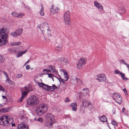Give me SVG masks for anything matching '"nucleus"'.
<instances>
[{
    "instance_id": "obj_1",
    "label": "nucleus",
    "mask_w": 129,
    "mask_h": 129,
    "mask_svg": "<svg viewBox=\"0 0 129 129\" xmlns=\"http://www.w3.org/2000/svg\"><path fill=\"white\" fill-rule=\"evenodd\" d=\"M13 120L10 116L4 115L0 118V124L4 126H7L11 124Z\"/></svg>"
},
{
    "instance_id": "obj_60",
    "label": "nucleus",
    "mask_w": 129,
    "mask_h": 129,
    "mask_svg": "<svg viewBox=\"0 0 129 129\" xmlns=\"http://www.w3.org/2000/svg\"><path fill=\"white\" fill-rule=\"evenodd\" d=\"M10 50H10H11V49H9Z\"/></svg>"
},
{
    "instance_id": "obj_40",
    "label": "nucleus",
    "mask_w": 129,
    "mask_h": 129,
    "mask_svg": "<svg viewBox=\"0 0 129 129\" xmlns=\"http://www.w3.org/2000/svg\"><path fill=\"white\" fill-rule=\"evenodd\" d=\"M76 81L77 82L80 83H81V81L79 79L77 78L76 77Z\"/></svg>"
},
{
    "instance_id": "obj_51",
    "label": "nucleus",
    "mask_w": 129,
    "mask_h": 129,
    "mask_svg": "<svg viewBox=\"0 0 129 129\" xmlns=\"http://www.w3.org/2000/svg\"><path fill=\"white\" fill-rule=\"evenodd\" d=\"M3 111L4 112H6L8 111L6 110L5 109H3Z\"/></svg>"
},
{
    "instance_id": "obj_52",
    "label": "nucleus",
    "mask_w": 129,
    "mask_h": 129,
    "mask_svg": "<svg viewBox=\"0 0 129 129\" xmlns=\"http://www.w3.org/2000/svg\"><path fill=\"white\" fill-rule=\"evenodd\" d=\"M64 76H67L68 75L67 73L66 72H64Z\"/></svg>"
},
{
    "instance_id": "obj_48",
    "label": "nucleus",
    "mask_w": 129,
    "mask_h": 129,
    "mask_svg": "<svg viewBox=\"0 0 129 129\" xmlns=\"http://www.w3.org/2000/svg\"><path fill=\"white\" fill-rule=\"evenodd\" d=\"M125 109L124 108H123L122 109V111L123 113H125Z\"/></svg>"
},
{
    "instance_id": "obj_21",
    "label": "nucleus",
    "mask_w": 129,
    "mask_h": 129,
    "mask_svg": "<svg viewBox=\"0 0 129 129\" xmlns=\"http://www.w3.org/2000/svg\"><path fill=\"white\" fill-rule=\"evenodd\" d=\"M64 22L67 25H70L71 24V21L70 20V18H64Z\"/></svg>"
},
{
    "instance_id": "obj_13",
    "label": "nucleus",
    "mask_w": 129,
    "mask_h": 129,
    "mask_svg": "<svg viewBox=\"0 0 129 129\" xmlns=\"http://www.w3.org/2000/svg\"><path fill=\"white\" fill-rule=\"evenodd\" d=\"M11 15L15 17L20 18L23 16L24 14V13L19 14L15 12H14L11 13Z\"/></svg>"
},
{
    "instance_id": "obj_58",
    "label": "nucleus",
    "mask_w": 129,
    "mask_h": 129,
    "mask_svg": "<svg viewBox=\"0 0 129 129\" xmlns=\"http://www.w3.org/2000/svg\"><path fill=\"white\" fill-rule=\"evenodd\" d=\"M27 63H26V62L24 64V65H26V64H27Z\"/></svg>"
},
{
    "instance_id": "obj_36",
    "label": "nucleus",
    "mask_w": 129,
    "mask_h": 129,
    "mask_svg": "<svg viewBox=\"0 0 129 129\" xmlns=\"http://www.w3.org/2000/svg\"><path fill=\"white\" fill-rule=\"evenodd\" d=\"M88 106V108L89 110H91L92 109L93 107V106L91 104V103L89 104Z\"/></svg>"
},
{
    "instance_id": "obj_61",
    "label": "nucleus",
    "mask_w": 129,
    "mask_h": 129,
    "mask_svg": "<svg viewBox=\"0 0 129 129\" xmlns=\"http://www.w3.org/2000/svg\"><path fill=\"white\" fill-rule=\"evenodd\" d=\"M24 4V6H25V4Z\"/></svg>"
},
{
    "instance_id": "obj_3",
    "label": "nucleus",
    "mask_w": 129,
    "mask_h": 129,
    "mask_svg": "<svg viewBox=\"0 0 129 129\" xmlns=\"http://www.w3.org/2000/svg\"><path fill=\"white\" fill-rule=\"evenodd\" d=\"M47 110V106L46 104H43L37 107L36 108V112L39 116H41Z\"/></svg>"
},
{
    "instance_id": "obj_26",
    "label": "nucleus",
    "mask_w": 129,
    "mask_h": 129,
    "mask_svg": "<svg viewBox=\"0 0 129 129\" xmlns=\"http://www.w3.org/2000/svg\"><path fill=\"white\" fill-rule=\"evenodd\" d=\"M83 95L85 96L89 92V90L86 88L83 89Z\"/></svg>"
},
{
    "instance_id": "obj_57",
    "label": "nucleus",
    "mask_w": 129,
    "mask_h": 129,
    "mask_svg": "<svg viewBox=\"0 0 129 129\" xmlns=\"http://www.w3.org/2000/svg\"><path fill=\"white\" fill-rule=\"evenodd\" d=\"M29 59L28 60V61L26 62V63H27V64L29 63Z\"/></svg>"
},
{
    "instance_id": "obj_5",
    "label": "nucleus",
    "mask_w": 129,
    "mask_h": 129,
    "mask_svg": "<svg viewBox=\"0 0 129 129\" xmlns=\"http://www.w3.org/2000/svg\"><path fill=\"white\" fill-rule=\"evenodd\" d=\"M27 102L28 105L35 106L39 104V101L37 96L33 95L31 96Z\"/></svg>"
},
{
    "instance_id": "obj_45",
    "label": "nucleus",
    "mask_w": 129,
    "mask_h": 129,
    "mask_svg": "<svg viewBox=\"0 0 129 129\" xmlns=\"http://www.w3.org/2000/svg\"><path fill=\"white\" fill-rule=\"evenodd\" d=\"M120 61L123 64H126L127 63L125 62V61L123 59H121Z\"/></svg>"
},
{
    "instance_id": "obj_2",
    "label": "nucleus",
    "mask_w": 129,
    "mask_h": 129,
    "mask_svg": "<svg viewBox=\"0 0 129 129\" xmlns=\"http://www.w3.org/2000/svg\"><path fill=\"white\" fill-rule=\"evenodd\" d=\"M21 90L22 92V96L20 99L17 102L18 103L22 101L24 98L25 96L28 92L32 90V89L30 84H29L27 85L22 88Z\"/></svg>"
},
{
    "instance_id": "obj_59",
    "label": "nucleus",
    "mask_w": 129,
    "mask_h": 129,
    "mask_svg": "<svg viewBox=\"0 0 129 129\" xmlns=\"http://www.w3.org/2000/svg\"><path fill=\"white\" fill-rule=\"evenodd\" d=\"M52 78V80H53V81H54V80H53V78Z\"/></svg>"
},
{
    "instance_id": "obj_34",
    "label": "nucleus",
    "mask_w": 129,
    "mask_h": 129,
    "mask_svg": "<svg viewBox=\"0 0 129 129\" xmlns=\"http://www.w3.org/2000/svg\"><path fill=\"white\" fill-rule=\"evenodd\" d=\"M47 74L48 75V77L49 78L51 77V78H52V76L54 77H55L53 75H52V74H49V73H44L42 74V75L43 74Z\"/></svg>"
},
{
    "instance_id": "obj_24",
    "label": "nucleus",
    "mask_w": 129,
    "mask_h": 129,
    "mask_svg": "<svg viewBox=\"0 0 129 129\" xmlns=\"http://www.w3.org/2000/svg\"><path fill=\"white\" fill-rule=\"evenodd\" d=\"M27 51V50H25L24 51H21L20 52H19L18 53L17 56H16L17 57H20L23 54L25 53Z\"/></svg>"
},
{
    "instance_id": "obj_19",
    "label": "nucleus",
    "mask_w": 129,
    "mask_h": 129,
    "mask_svg": "<svg viewBox=\"0 0 129 129\" xmlns=\"http://www.w3.org/2000/svg\"><path fill=\"white\" fill-rule=\"evenodd\" d=\"M57 88V87L55 86V85L53 84L52 86H49V87H48V91H52L54 90L55 89Z\"/></svg>"
},
{
    "instance_id": "obj_39",
    "label": "nucleus",
    "mask_w": 129,
    "mask_h": 129,
    "mask_svg": "<svg viewBox=\"0 0 129 129\" xmlns=\"http://www.w3.org/2000/svg\"><path fill=\"white\" fill-rule=\"evenodd\" d=\"M64 78L65 79L64 80L66 81H67L69 78V76L68 75L67 76H64Z\"/></svg>"
},
{
    "instance_id": "obj_62",
    "label": "nucleus",
    "mask_w": 129,
    "mask_h": 129,
    "mask_svg": "<svg viewBox=\"0 0 129 129\" xmlns=\"http://www.w3.org/2000/svg\"><path fill=\"white\" fill-rule=\"evenodd\" d=\"M42 33L43 34V32H42Z\"/></svg>"
},
{
    "instance_id": "obj_17",
    "label": "nucleus",
    "mask_w": 129,
    "mask_h": 129,
    "mask_svg": "<svg viewBox=\"0 0 129 129\" xmlns=\"http://www.w3.org/2000/svg\"><path fill=\"white\" fill-rule=\"evenodd\" d=\"M82 104L84 106L87 107L89 104L90 102L89 101H88L85 99L83 100L82 102Z\"/></svg>"
},
{
    "instance_id": "obj_54",
    "label": "nucleus",
    "mask_w": 129,
    "mask_h": 129,
    "mask_svg": "<svg viewBox=\"0 0 129 129\" xmlns=\"http://www.w3.org/2000/svg\"><path fill=\"white\" fill-rule=\"evenodd\" d=\"M125 65L129 69V65L128 64H127V63H126V64Z\"/></svg>"
},
{
    "instance_id": "obj_10",
    "label": "nucleus",
    "mask_w": 129,
    "mask_h": 129,
    "mask_svg": "<svg viewBox=\"0 0 129 129\" xmlns=\"http://www.w3.org/2000/svg\"><path fill=\"white\" fill-rule=\"evenodd\" d=\"M96 79L99 82H103L106 80L105 75L103 74H99L97 75Z\"/></svg>"
},
{
    "instance_id": "obj_56",
    "label": "nucleus",
    "mask_w": 129,
    "mask_h": 129,
    "mask_svg": "<svg viewBox=\"0 0 129 129\" xmlns=\"http://www.w3.org/2000/svg\"><path fill=\"white\" fill-rule=\"evenodd\" d=\"M47 70L46 69H44L43 70V72H45V71H46L47 72Z\"/></svg>"
},
{
    "instance_id": "obj_44",
    "label": "nucleus",
    "mask_w": 129,
    "mask_h": 129,
    "mask_svg": "<svg viewBox=\"0 0 129 129\" xmlns=\"http://www.w3.org/2000/svg\"><path fill=\"white\" fill-rule=\"evenodd\" d=\"M0 90L3 91H4L5 90V89L1 85H0Z\"/></svg>"
},
{
    "instance_id": "obj_28",
    "label": "nucleus",
    "mask_w": 129,
    "mask_h": 129,
    "mask_svg": "<svg viewBox=\"0 0 129 129\" xmlns=\"http://www.w3.org/2000/svg\"><path fill=\"white\" fill-rule=\"evenodd\" d=\"M41 8L40 11V13L41 15L43 16L44 15V8L43 7L42 5H41Z\"/></svg>"
},
{
    "instance_id": "obj_53",
    "label": "nucleus",
    "mask_w": 129,
    "mask_h": 129,
    "mask_svg": "<svg viewBox=\"0 0 129 129\" xmlns=\"http://www.w3.org/2000/svg\"><path fill=\"white\" fill-rule=\"evenodd\" d=\"M51 72V70H48L47 71V72Z\"/></svg>"
},
{
    "instance_id": "obj_37",
    "label": "nucleus",
    "mask_w": 129,
    "mask_h": 129,
    "mask_svg": "<svg viewBox=\"0 0 129 129\" xmlns=\"http://www.w3.org/2000/svg\"><path fill=\"white\" fill-rule=\"evenodd\" d=\"M44 84L43 83H40L39 82H38L37 84L40 87H42V88Z\"/></svg>"
},
{
    "instance_id": "obj_12",
    "label": "nucleus",
    "mask_w": 129,
    "mask_h": 129,
    "mask_svg": "<svg viewBox=\"0 0 129 129\" xmlns=\"http://www.w3.org/2000/svg\"><path fill=\"white\" fill-rule=\"evenodd\" d=\"M59 9L57 7H54L53 5H52L50 9V14L53 15L58 12Z\"/></svg>"
},
{
    "instance_id": "obj_31",
    "label": "nucleus",
    "mask_w": 129,
    "mask_h": 129,
    "mask_svg": "<svg viewBox=\"0 0 129 129\" xmlns=\"http://www.w3.org/2000/svg\"><path fill=\"white\" fill-rule=\"evenodd\" d=\"M5 58L0 54V63H2L5 60Z\"/></svg>"
},
{
    "instance_id": "obj_49",
    "label": "nucleus",
    "mask_w": 129,
    "mask_h": 129,
    "mask_svg": "<svg viewBox=\"0 0 129 129\" xmlns=\"http://www.w3.org/2000/svg\"><path fill=\"white\" fill-rule=\"evenodd\" d=\"M69 99L68 98H67L65 101V102H69Z\"/></svg>"
},
{
    "instance_id": "obj_33",
    "label": "nucleus",
    "mask_w": 129,
    "mask_h": 129,
    "mask_svg": "<svg viewBox=\"0 0 129 129\" xmlns=\"http://www.w3.org/2000/svg\"><path fill=\"white\" fill-rule=\"evenodd\" d=\"M34 120L36 121H38L41 122H42L43 121L41 117H38V118H34Z\"/></svg>"
},
{
    "instance_id": "obj_38",
    "label": "nucleus",
    "mask_w": 129,
    "mask_h": 129,
    "mask_svg": "<svg viewBox=\"0 0 129 129\" xmlns=\"http://www.w3.org/2000/svg\"><path fill=\"white\" fill-rule=\"evenodd\" d=\"M56 78H57V79L59 80V81H61L63 83H64V81H65L63 79L61 78L60 77L59 78H57V77H56Z\"/></svg>"
},
{
    "instance_id": "obj_4",
    "label": "nucleus",
    "mask_w": 129,
    "mask_h": 129,
    "mask_svg": "<svg viewBox=\"0 0 129 129\" xmlns=\"http://www.w3.org/2000/svg\"><path fill=\"white\" fill-rule=\"evenodd\" d=\"M8 34L4 32L3 28L0 29V46L5 44L7 42Z\"/></svg>"
},
{
    "instance_id": "obj_47",
    "label": "nucleus",
    "mask_w": 129,
    "mask_h": 129,
    "mask_svg": "<svg viewBox=\"0 0 129 129\" xmlns=\"http://www.w3.org/2000/svg\"><path fill=\"white\" fill-rule=\"evenodd\" d=\"M124 92L125 94H127V92L126 91V90L125 89H123Z\"/></svg>"
},
{
    "instance_id": "obj_11",
    "label": "nucleus",
    "mask_w": 129,
    "mask_h": 129,
    "mask_svg": "<svg viewBox=\"0 0 129 129\" xmlns=\"http://www.w3.org/2000/svg\"><path fill=\"white\" fill-rule=\"evenodd\" d=\"M114 72L115 74H119L121 76L123 80L125 81H126L128 80V79L126 77H125V75L124 73H122L120 71L117 70H115L114 71Z\"/></svg>"
},
{
    "instance_id": "obj_22",
    "label": "nucleus",
    "mask_w": 129,
    "mask_h": 129,
    "mask_svg": "<svg viewBox=\"0 0 129 129\" xmlns=\"http://www.w3.org/2000/svg\"><path fill=\"white\" fill-rule=\"evenodd\" d=\"M48 67L50 70H51L52 72L55 73H56L57 71L55 70L54 67L52 65H49L48 66Z\"/></svg>"
},
{
    "instance_id": "obj_50",
    "label": "nucleus",
    "mask_w": 129,
    "mask_h": 129,
    "mask_svg": "<svg viewBox=\"0 0 129 129\" xmlns=\"http://www.w3.org/2000/svg\"><path fill=\"white\" fill-rule=\"evenodd\" d=\"M2 97L3 99H6V100L5 101H7V99H6V96H3Z\"/></svg>"
},
{
    "instance_id": "obj_25",
    "label": "nucleus",
    "mask_w": 129,
    "mask_h": 129,
    "mask_svg": "<svg viewBox=\"0 0 129 129\" xmlns=\"http://www.w3.org/2000/svg\"><path fill=\"white\" fill-rule=\"evenodd\" d=\"M61 62H62L63 64H67L68 63V61L67 60V59L66 58H62L61 59Z\"/></svg>"
},
{
    "instance_id": "obj_8",
    "label": "nucleus",
    "mask_w": 129,
    "mask_h": 129,
    "mask_svg": "<svg viewBox=\"0 0 129 129\" xmlns=\"http://www.w3.org/2000/svg\"><path fill=\"white\" fill-rule=\"evenodd\" d=\"M86 59L85 58H81L79 60L77 64V68L80 69L82 68L85 64Z\"/></svg>"
},
{
    "instance_id": "obj_35",
    "label": "nucleus",
    "mask_w": 129,
    "mask_h": 129,
    "mask_svg": "<svg viewBox=\"0 0 129 129\" xmlns=\"http://www.w3.org/2000/svg\"><path fill=\"white\" fill-rule=\"evenodd\" d=\"M21 119L23 121H24L25 120H26V116L25 114L22 115L21 116Z\"/></svg>"
},
{
    "instance_id": "obj_30",
    "label": "nucleus",
    "mask_w": 129,
    "mask_h": 129,
    "mask_svg": "<svg viewBox=\"0 0 129 129\" xmlns=\"http://www.w3.org/2000/svg\"><path fill=\"white\" fill-rule=\"evenodd\" d=\"M22 43L20 42H13L11 43V44L13 46L19 45H20Z\"/></svg>"
},
{
    "instance_id": "obj_20",
    "label": "nucleus",
    "mask_w": 129,
    "mask_h": 129,
    "mask_svg": "<svg viewBox=\"0 0 129 129\" xmlns=\"http://www.w3.org/2000/svg\"><path fill=\"white\" fill-rule=\"evenodd\" d=\"M70 15L69 11H68L66 12L64 14V18H70Z\"/></svg>"
},
{
    "instance_id": "obj_15",
    "label": "nucleus",
    "mask_w": 129,
    "mask_h": 129,
    "mask_svg": "<svg viewBox=\"0 0 129 129\" xmlns=\"http://www.w3.org/2000/svg\"><path fill=\"white\" fill-rule=\"evenodd\" d=\"M18 129H28L27 125L24 123L19 124L17 126Z\"/></svg>"
},
{
    "instance_id": "obj_32",
    "label": "nucleus",
    "mask_w": 129,
    "mask_h": 129,
    "mask_svg": "<svg viewBox=\"0 0 129 129\" xmlns=\"http://www.w3.org/2000/svg\"><path fill=\"white\" fill-rule=\"evenodd\" d=\"M62 48V47L61 46H57L55 48V50L56 51L59 52L61 50Z\"/></svg>"
},
{
    "instance_id": "obj_41",
    "label": "nucleus",
    "mask_w": 129,
    "mask_h": 129,
    "mask_svg": "<svg viewBox=\"0 0 129 129\" xmlns=\"http://www.w3.org/2000/svg\"><path fill=\"white\" fill-rule=\"evenodd\" d=\"M111 123L113 125H117V122L114 120H112Z\"/></svg>"
},
{
    "instance_id": "obj_6",
    "label": "nucleus",
    "mask_w": 129,
    "mask_h": 129,
    "mask_svg": "<svg viewBox=\"0 0 129 129\" xmlns=\"http://www.w3.org/2000/svg\"><path fill=\"white\" fill-rule=\"evenodd\" d=\"M46 118V122H47V124H46V126L49 127L50 126L52 125L54 122V117L51 113H48L46 114L45 116Z\"/></svg>"
},
{
    "instance_id": "obj_9",
    "label": "nucleus",
    "mask_w": 129,
    "mask_h": 129,
    "mask_svg": "<svg viewBox=\"0 0 129 129\" xmlns=\"http://www.w3.org/2000/svg\"><path fill=\"white\" fill-rule=\"evenodd\" d=\"M23 29L22 28H19L17 29L15 31L13 32L10 34V35L12 36L16 37L20 36L22 34Z\"/></svg>"
},
{
    "instance_id": "obj_14",
    "label": "nucleus",
    "mask_w": 129,
    "mask_h": 129,
    "mask_svg": "<svg viewBox=\"0 0 129 129\" xmlns=\"http://www.w3.org/2000/svg\"><path fill=\"white\" fill-rule=\"evenodd\" d=\"M42 27L44 28L45 30H47L48 35H49L50 34L51 32L49 28V26L47 23H44L42 24Z\"/></svg>"
},
{
    "instance_id": "obj_42",
    "label": "nucleus",
    "mask_w": 129,
    "mask_h": 129,
    "mask_svg": "<svg viewBox=\"0 0 129 129\" xmlns=\"http://www.w3.org/2000/svg\"><path fill=\"white\" fill-rule=\"evenodd\" d=\"M22 75L21 74H19L17 75V77L18 78H20L22 77Z\"/></svg>"
},
{
    "instance_id": "obj_27",
    "label": "nucleus",
    "mask_w": 129,
    "mask_h": 129,
    "mask_svg": "<svg viewBox=\"0 0 129 129\" xmlns=\"http://www.w3.org/2000/svg\"><path fill=\"white\" fill-rule=\"evenodd\" d=\"M6 82H7L8 83L12 85H14V83L13 81H11L10 79L9 78H7L6 80Z\"/></svg>"
},
{
    "instance_id": "obj_55",
    "label": "nucleus",
    "mask_w": 129,
    "mask_h": 129,
    "mask_svg": "<svg viewBox=\"0 0 129 129\" xmlns=\"http://www.w3.org/2000/svg\"><path fill=\"white\" fill-rule=\"evenodd\" d=\"M11 125L12 126H15V123H11Z\"/></svg>"
},
{
    "instance_id": "obj_29",
    "label": "nucleus",
    "mask_w": 129,
    "mask_h": 129,
    "mask_svg": "<svg viewBox=\"0 0 129 129\" xmlns=\"http://www.w3.org/2000/svg\"><path fill=\"white\" fill-rule=\"evenodd\" d=\"M48 87H49V86L44 84L42 88L45 91H48Z\"/></svg>"
},
{
    "instance_id": "obj_46",
    "label": "nucleus",
    "mask_w": 129,
    "mask_h": 129,
    "mask_svg": "<svg viewBox=\"0 0 129 129\" xmlns=\"http://www.w3.org/2000/svg\"><path fill=\"white\" fill-rule=\"evenodd\" d=\"M30 68V66L29 65H27V66H26V69L27 70H29Z\"/></svg>"
},
{
    "instance_id": "obj_43",
    "label": "nucleus",
    "mask_w": 129,
    "mask_h": 129,
    "mask_svg": "<svg viewBox=\"0 0 129 129\" xmlns=\"http://www.w3.org/2000/svg\"><path fill=\"white\" fill-rule=\"evenodd\" d=\"M3 73L4 75L6 76L7 78H9L8 74L5 71H3Z\"/></svg>"
},
{
    "instance_id": "obj_18",
    "label": "nucleus",
    "mask_w": 129,
    "mask_h": 129,
    "mask_svg": "<svg viewBox=\"0 0 129 129\" xmlns=\"http://www.w3.org/2000/svg\"><path fill=\"white\" fill-rule=\"evenodd\" d=\"M70 105L72 107V110L74 111H76L77 109V104L76 103H72Z\"/></svg>"
},
{
    "instance_id": "obj_23",
    "label": "nucleus",
    "mask_w": 129,
    "mask_h": 129,
    "mask_svg": "<svg viewBox=\"0 0 129 129\" xmlns=\"http://www.w3.org/2000/svg\"><path fill=\"white\" fill-rule=\"evenodd\" d=\"M100 121L102 122H106L107 120V119L106 116H103L99 117Z\"/></svg>"
},
{
    "instance_id": "obj_7",
    "label": "nucleus",
    "mask_w": 129,
    "mask_h": 129,
    "mask_svg": "<svg viewBox=\"0 0 129 129\" xmlns=\"http://www.w3.org/2000/svg\"><path fill=\"white\" fill-rule=\"evenodd\" d=\"M112 97L113 100L117 103L119 104H121L122 100V98L120 96V94L118 93H113Z\"/></svg>"
},
{
    "instance_id": "obj_16",
    "label": "nucleus",
    "mask_w": 129,
    "mask_h": 129,
    "mask_svg": "<svg viewBox=\"0 0 129 129\" xmlns=\"http://www.w3.org/2000/svg\"><path fill=\"white\" fill-rule=\"evenodd\" d=\"M94 5L97 8L103 10V8L102 5L98 3L97 1H95L94 2Z\"/></svg>"
}]
</instances>
